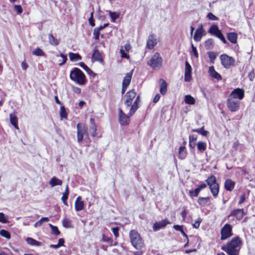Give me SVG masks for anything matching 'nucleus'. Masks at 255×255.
<instances>
[{
  "mask_svg": "<svg viewBox=\"0 0 255 255\" xmlns=\"http://www.w3.org/2000/svg\"><path fill=\"white\" fill-rule=\"evenodd\" d=\"M139 96H138L134 102L133 103L131 107L129 109L128 115L124 113L121 108L118 109V118L120 124L122 126H127L130 123V117H131L138 108L139 103Z\"/></svg>",
  "mask_w": 255,
  "mask_h": 255,
  "instance_id": "obj_1",
  "label": "nucleus"
},
{
  "mask_svg": "<svg viewBox=\"0 0 255 255\" xmlns=\"http://www.w3.org/2000/svg\"><path fill=\"white\" fill-rule=\"evenodd\" d=\"M241 244L242 241L239 238H234L229 243L222 247V250L226 252L229 255H239Z\"/></svg>",
  "mask_w": 255,
  "mask_h": 255,
  "instance_id": "obj_2",
  "label": "nucleus"
},
{
  "mask_svg": "<svg viewBox=\"0 0 255 255\" xmlns=\"http://www.w3.org/2000/svg\"><path fill=\"white\" fill-rule=\"evenodd\" d=\"M129 236L131 244L135 249L140 250L144 247L143 241L136 230H131Z\"/></svg>",
  "mask_w": 255,
  "mask_h": 255,
  "instance_id": "obj_3",
  "label": "nucleus"
},
{
  "mask_svg": "<svg viewBox=\"0 0 255 255\" xmlns=\"http://www.w3.org/2000/svg\"><path fill=\"white\" fill-rule=\"evenodd\" d=\"M70 78L77 84L82 85L86 83V76L82 71L78 68H75L70 73Z\"/></svg>",
  "mask_w": 255,
  "mask_h": 255,
  "instance_id": "obj_4",
  "label": "nucleus"
},
{
  "mask_svg": "<svg viewBox=\"0 0 255 255\" xmlns=\"http://www.w3.org/2000/svg\"><path fill=\"white\" fill-rule=\"evenodd\" d=\"M163 59L160 54L155 52L147 62V65L154 70L159 69L162 66Z\"/></svg>",
  "mask_w": 255,
  "mask_h": 255,
  "instance_id": "obj_5",
  "label": "nucleus"
},
{
  "mask_svg": "<svg viewBox=\"0 0 255 255\" xmlns=\"http://www.w3.org/2000/svg\"><path fill=\"white\" fill-rule=\"evenodd\" d=\"M207 184L209 186L211 192L214 197H216L219 193V186L217 183L216 177L211 175L206 180Z\"/></svg>",
  "mask_w": 255,
  "mask_h": 255,
  "instance_id": "obj_6",
  "label": "nucleus"
},
{
  "mask_svg": "<svg viewBox=\"0 0 255 255\" xmlns=\"http://www.w3.org/2000/svg\"><path fill=\"white\" fill-rule=\"evenodd\" d=\"M77 140L79 143H81L84 140V136L85 139H89V134L87 131V128L84 124L78 123L77 126Z\"/></svg>",
  "mask_w": 255,
  "mask_h": 255,
  "instance_id": "obj_7",
  "label": "nucleus"
},
{
  "mask_svg": "<svg viewBox=\"0 0 255 255\" xmlns=\"http://www.w3.org/2000/svg\"><path fill=\"white\" fill-rule=\"evenodd\" d=\"M136 93L135 90L132 89L127 93L125 96L124 103L126 106V109L131 108L132 105V100L135 98Z\"/></svg>",
  "mask_w": 255,
  "mask_h": 255,
  "instance_id": "obj_8",
  "label": "nucleus"
},
{
  "mask_svg": "<svg viewBox=\"0 0 255 255\" xmlns=\"http://www.w3.org/2000/svg\"><path fill=\"white\" fill-rule=\"evenodd\" d=\"M232 226L228 224H225L221 230V240H225L232 236Z\"/></svg>",
  "mask_w": 255,
  "mask_h": 255,
  "instance_id": "obj_9",
  "label": "nucleus"
},
{
  "mask_svg": "<svg viewBox=\"0 0 255 255\" xmlns=\"http://www.w3.org/2000/svg\"><path fill=\"white\" fill-rule=\"evenodd\" d=\"M240 102L238 99L229 98L227 101V106L232 112H237L239 109Z\"/></svg>",
  "mask_w": 255,
  "mask_h": 255,
  "instance_id": "obj_10",
  "label": "nucleus"
},
{
  "mask_svg": "<svg viewBox=\"0 0 255 255\" xmlns=\"http://www.w3.org/2000/svg\"><path fill=\"white\" fill-rule=\"evenodd\" d=\"M244 94L245 93L244 90L240 88H237L232 92L230 94L229 98L238 99L240 101L243 99Z\"/></svg>",
  "mask_w": 255,
  "mask_h": 255,
  "instance_id": "obj_11",
  "label": "nucleus"
},
{
  "mask_svg": "<svg viewBox=\"0 0 255 255\" xmlns=\"http://www.w3.org/2000/svg\"><path fill=\"white\" fill-rule=\"evenodd\" d=\"M220 58L222 65L226 68H229L234 62V59L227 55H221Z\"/></svg>",
  "mask_w": 255,
  "mask_h": 255,
  "instance_id": "obj_12",
  "label": "nucleus"
},
{
  "mask_svg": "<svg viewBox=\"0 0 255 255\" xmlns=\"http://www.w3.org/2000/svg\"><path fill=\"white\" fill-rule=\"evenodd\" d=\"M158 40L154 34H150L146 42V47L149 49H152L157 44Z\"/></svg>",
  "mask_w": 255,
  "mask_h": 255,
  "instance_id": "obj_13",
  "label": "nucleus"
},
{
  "mask_svg": "<svg viewBox=\"0 0 255 255\" xmlns=\"http://www.w3.org/2000/svg\"><path fill=\"white\" fill-rule=\"evenodd\" d=\"M244 214L245 213L243 209H237L232 211L228 216V218H230L231 217H235L237 220H241L243 219Z\"/></svg>",
  "mask_w": 255,
  "mask_h": 255,
  "instance_id": "obj_14",
  "label": "nucleus"
},
{
  "mask_svg": "<svg viewBox=\"0 0 255 255\" xmlns=\"http://www.w3.org/2000/svg\"><path fill=\"white\" fill-rule=\"evenodd\" d=\"M171 223L167 219L162 220L159 222H156L153 226L154 231H157L161 229L164 228L167 224H170Z\"/></svg>",
  "mask_w": 255,
  "mask_h": 255,
  "instance_id": "obj_15",
  "label": "nucleus"
},
{
  "mask_svg": "<svg viewBox=\"0 0 255 255\" xmlns=\"http://www.w3.org/2000/svg\"><path fill=\"white\" fill-rule=\"evenodd\" d=\"M204 30L203 26L200 25L196 30L193 39L195 41L199 42L201 40L202 36L204 35Z\"/></svg>",
  "mask_w": 255,
  "mask_h": 255,
  "instance_id": "obj_16",
  "label": "nucleus"
},
{
  "mask_svg": "<svg viewBox=\"0 0 255 255\" xmlns=\"http://www.w3.org/2000/svg\"><path fill=\"white\" fill-rule=\"evenodd\" d=\"M192 68L189 63L186 61L184 80L186 82H189L191 79Z\"/></svg>",
  "mask_w": 255,
  "mask_h": 255,
  "instance_id": "obj_17",
  "label": "nucleus"
},
{
  "mask_svg": "<svg viewBox=\"0 0 255 255\" xmlns=\"http://www.w3.org/2000/svg\"><path fill=\"white\" fill-rule=\"evenodd\" d=\"M89 132L92 136L95 137L97 135V127L95 120L93 118L90 119Z\"/></svg>",
  "mask_w": 255,
  "mask_h": 255,
  "instance_id": "obj_18",
  "label": "nucleus"
},
{
  "mask_svg": "<svg viewBox=\"0 0 255 255\" xmlns=\"http://www.w3.org/2000/svg\"><path fill=\"white\" fill-rule=\"evenodd\" d=\"M209 32L218 38H220L222 34L221 31L218 28V27L216 25H212L209 30Z\"/></svg>",
  "mask_w": 255,
  "mask_h": 255,
  "instance_id": "obj_19",
  "label": "nucleus"
},
{
  "mask_svg": "<svg viewBox=\"0 0 255 255\" xmlns=\"http://www.w3.org/2000/svg\"><path fill=\"white\" fill-rule=\"evenodd\" d=\"M84 207V203L82 201L81 196H78L75 202V208L76 211L82 210Z\"/></svg>",
  "mask_w": 255,
  "mask_h": 255,
  "instance_id": "obj_20",
  "label": "nucleus"
},
{
  "mask_svg": "<svg viewBox=\"0 0 255 255\" xmlns=\"http://www.w3.org/2000/svg\"><path fill=\"white\" fill-rule=\"evenodd\" d=\"M235 186V182L230 179H227L224 183V187L226 190L229 191H232Z\"/></svg>",
  "mask_w": 255,
  "mask_h": 255,
  "instance_id": "obj_21",
  "label": "nucleus"
},
{
  "mask_svg": "<svg viewBox=\"0 0 255 255\" xmlns=\"http://www.w3.org/2000/svg\"><path fill=\"white\" fill-rule=\"evenodd\" d=\"M208 72L210 76L212 78L216 79L217 80H220L221 79V76L215 70L214 66H210L209 67Z\"/></svg>",
  "mask_w": 255,
  "mask_h": 255,
  "instance_id": "obj_22",
  "label": "nucleus"
},
{
  "mask_svg": "<svg viewBox=\"0 0 255 255\" xmlns=\"http://www.w3.org/2000/svg\"><path fill=\"white\" fill-rule=\"evenodd\" d=\"M132 75V71H131L130 72H128L127 73L126 76L124 77L123 81V86H124L125 87H128V86L129 85L131 76Z\"/></svg>",
  "mask_w": 255,
  "mask_h": 255,
  "instance_id": "obj_23",
  "label": "nucleus"
},
{
  "mask_svg": "<svg viewBox=\"0 0 255 255\" xmlns=\"http://www.w3.org/2000/svg\"><path fill=\"white\" fill-rule=\"evenodd\" d=\"M92 61H102L101 55L98 50L96 48L94 49L92 56Z\"/></svg>",
  "mask_w": 255,
  "mask_h": 255,
  "instance_id": "obj_24",
  "label": "nucleus"
},
{
  "mask_svg": "<svg viewBox=\"0 0 255 255\" xmlns=\"http://www.w3.org/2000/svg\"><path fill=\"white\" fill-rule=\"evenodd\" d=\"M160 83V92L162 95H164L166 93L167 91V83L166 81L160 79L159 80Z\"/></svg>",
  "mask_w": 255,
  "mask_h": 255,
  "instance_id": "obj_25",
  "label": "nucleus"
},
{
  "mask_svg": "<svg viewBox=\"0 0 255 255\" xmlns=\"http://www.w3.org/2000/svg\"><path fill=\"white\" fill-rule=\"evenodd\" d=\"M10 122L11 125H12L14 128L18 129V127L17 125V118L14 113L10 114L9 115Z\"/></svg>",
  "mask_w": 255,
  "mask_h": 255,
  "instance_id": "obj_26",
  "label": "nucleus"
},
{
  "mask_svg": "<svg viewBox=\"0 0 255 255\" xmlns=\"http://www.w3.org/2000/svg\"><path fill=\"white\" fill-rule=\"evenodd\" d=\"M237 37L238 35L235 32H230L227 35L228 39L233 44L236 43Z\"/></svg>",
  "mask_w": 255,
  "mask_h": 255,
  "instance_id": "obj_27",
  "label": "nucleus"
},
{
  "mask_svg": "<svg viewBox=\"0 0 255 255\" xmlns=\"http://www.w3.org/2000/svg\"><path fill=\"white\" fill-rule=\"evenodd\" d=\"M69 57L70 61L73 62L79 61L82 59L81 56L78 53L69 52Z\"/></svg>",
  "mask_w": 255,
  "mask_h": 255,
  "instance_id": "obj_28",
  "label": "nucleus"
},
{
  "mask_svg": "<svg viewBox=\"0 0 255 255\" xmlns=\"http://www.w3.org/2000/svg\"><path fill=\"white\" fill-rule=\"evenodd\" d=\"M62 184V181L55 177L52 178L49 181V184L51 187H54L56 185H61Z\"/></svg>",
  "mask_w": 255,
  "mask_h": 255,
  "instance_id": "obj_29",
  "label": "nucleus"
},
{
  "mask_svg": "<svg viewBox=\"0 0 255 255\" xmlns=\"http://www.w3.org/2000/svg\"><path fill=\"white\" fill-rule=\"evenodd\" d=\"M26 243L31 246H40L41 243L38 241H37L31 238H27L26 239Z\"/></svg>",
  "mask_w": 255,
  "mask_h": 255,
  "instance_id": "obj_30",
  "label": "nucleus"
},
{
  "mask_svg": "<svg viewBox=\"0 0 255 255\" xmlns=\"http://www.w3.org/2000/svg\"><path fill=\"white\" fill-rule=\"evenodd\" d=\"M187 155L186 148L184 146H181L179 148V157L180 159H184Z\"/></svg>",
  "mask_w": 255,
  "mask_h": 255,
  "instance_id": "obj_31",
  "label": "nucleus"
},
{
  "mask_svg": "<svg viewBox=\"0 0 255 255\" xmlns=\"http://www.w3.org/2000/svg\"><path fill=\"white\" fill-rule=\"evenodd\" d=\"M197 149L200 152H203L206 149L207 144L203 141H199L197 143Z\"/></svg>",
  "mask_w": 255,
  "mask_h": 255,
  "instance_id": "obj_32",
  "label": "nucleus"
},
{
  "mask_svg": "<svg viewBox=\"0 0 255 255\" xmlns=\"http://www.w3.org/2000/svg\"><path fill=\"white\" fill-rule=\"evenodd\" d=\"M185 103L189 105H194L195 103V99L190 95H186L184 98Z\"/></svg>",
  "mask_w": 255,
  "mask_h": 255,
  "instance_id": "obj_33",
  "label": "nucleus"
},
{
  "mask_svg": "<svg viewBox=\"0 0 255 255\" xmlns=\"http://www.w3.org/2000/svg\"><path fill=\"white\" fill-rule=\"evenodd\" d=\"M48 39L49 43L52 45L57 46L59 43L58 40L52 34H49Z\"/></svg>",
  "mask_w": 255,
  "mask_h": 255,
  "instance_id": "obj_34",
  "label": "nucleus"
},
{
  "mask_svg": "<svg viewBox=\"0 0 255 255\" xmlns=\"http://www.w3.org/2000/svg\"><path fill=\"white\" fill-rule=\"evenodd\" d=\"M192 131L198 132L199 133H200L202 135H204L205 136H207V135L208 134V133H209L208 131L205 130L203 128H197V129H192Z\"/></svg>",
  "mask_w": 255,
  "mask_h": 255,
  "instance_id": "obj_35",
  "label": "nucleus"
},
{
  "mask_svg": "<svg viewBox=\"0 0 255 255\" xmlns=\"http://www.w3.org/2000/svg\"><path fill=\"white\" fill-rule=\"evenodd\" d=\"M210 200V197H199L198 199V203L201 205H204L207 203Z\"/></svg>",
  "mask_w": 255,
  "mask_h": 255,
  "instance_id": "obj_36",
  "label": "nucleus"
},
{
  "mask_svg": "<svg viewBox=\"0 0 255 255\" xmlns=\"http://www.w3.org/2000/svg\"><path fill=\"white\" fill-rule=\"evenodd\" d=\"M62 225L65 228H71L72 227L71 220L67 218L63 219L62 221Z\"/></svg>",
  "mask_w": 255,
  "mask_h": 255,
  "instance_id": "obj_37",
  "label": "nucleus"
},
{
  "mask_svg": "<svg viewBox=\"0 0 255 255\" xmlns=\"http://www.w3.org/2000/svg\"><path fill=\"white\" fill-rule=\"evenodd\" d=\"M214 45V41L212 39H209L205 42V46L207 49H211Z\"/></svg>",
  "mask_w": 255,
  "mask_h": 255,
  "instance_id": "obj_38",
  "label": "nucleus"
},
{
  "mask_svg": "<svg viewBox=\"0 0 255 255\" xmlns=\"http://www.w3.org/2000/svg\"><path fill=\"white\" fill-rule=\"evenodd\" d=\"M109 15L111 18V21L112 22H115V20L119 18V13H117L116 12H112V11H109Z\"/></svg>",
  "mask_w": 255,
  "mask_h": 255,
  "instance_id": "obj_39",
  "label": "nucleus"
},
{
  "mask_svg": "<svg viewBox=\"0 0 255 255\" xmlns=\"http://www.w3.org/2000/svg\"><path fill=\"white\" fill-rule=\"evenodd\" d=\"M60 116L62 119H66L67 117V113L64 106H61L60 108Z\"/></svg>",
  "mask_w": 255,
  "mask_h": 255,
  "instance_id": "obj_40",
  "label": "nucleus"
},
{
  "mask_svg": "<svg viewBox=\"0 0 255 255\" xmlns=\"http://www.w3.org/2000/svg\"><path fill=\"white\" fill-rule=\"evenodd\" d=\"M32 54L36 56H44V52L40 48H37L34 50L32 51Z\"/></svg>",
  "mask_w": 255,
  "mask_h": 255,
  "instance_id": "obj_41",
  "label": "nucleus"
},
{
  "mask_svg": "<svg viewBox=\"0 0 255 255\" xmlns=\"http://www.w3.org/2000/svg\"><path fill=\"white\" fill-rule=\"evenodd\" d=\"M49 226L51 229L52 233L55 235H59L60 234L58 228L56 226H54L51 224H49Z\"/></svg>",
  "mask_w": 255,
  "mask_h": 255,
  "instance_id": "obj_42",
  "label": "nucleus"
},
{
  "mask_svg": "<svg viewBox=\"0 0 255 255\" xmlns=\"http://www.w3.org/2000/svg\"><path fill=\"white\" fill-rule=\"evenodd\" d=\"M0 235L2 237H4L8 239L10 238V235L9 233L6 230H0Z\"/></svg>",
  "mask_w": 255,
  "mask_h": 255,
  "instance_id": "obj_43",
  "label": "nucleus"
},
{
  "mask_svg": "<svg viewBox=\"0 0 255 255\" xmlns=\"http://www.w3.org/2000/svg\"><path fill=\"white\" fill-rule=\"evenodd\" d=\"M200 192V191L199 190V189L196 188L194 190H190L189 193L191 196L197 197Z\"/></svg>",
  "mask_w": 255,
  "mask_h": 255,
  "instance_id": "obj_44",
  "label": "nucleus"
},
{
  "mask_svg": "<svg viewBox=\"0 0 255 255\" xmlns=\"http://www.w3.org/2000/svg\"><path fill=\"white\" fill-rule=\"evenodd\" d=\"M59 56L62 58V61L59 63V65L62 66L66 62L67 60V57L66 55H64L61 53L60 54Z\"/></svg>",
  "mask_w": 255,
  "mask_h": 255,
  "instance_id": "obj_45",
  "label": "nucleus"
},
{
  "mask_svg": "<svg viewBox=\"0 0 255 255\" xmlns=\"http://www.w3.org/2000/svg\"><path fill=\"white\" fill-rule=\"evenodd\" d=\"M68 195L69 194L67 193H64V192L63 193V195H62V198H61L63 203L66 206H68V204H67V202L66 201H67V200L68 199Z\"/></svg>",
  "mask_w": 255,
  "mask_h": 255,
  "instance_id": "obj_46",
  "label": "nucleus"
},
{
  "mask_svg": "<svg viewBox=\"0 0 255 255\" xmlns=\"http://www.w3.org/2000/svg\"><path fill=\"white\" fill-rule=\"evenodd\" d=\"M0 222L3 223H7L8 222V220L6 219L4 214L2 213H0Z\"/></svg>",
  "mask_w": 255,
  "mask_h": 255,
  "instance_id": "obj_47",
  "label": "nucleus"
},
{
  "mask_svg": "<svg viewBox=\"0 0 255 255\" xmlns=\"http://www.w3.org/2000/svg\"><path fill=\"white\" fill-rule=\"evenodd\" d=\"M192 47V52L191 54H193L194 56L197 58L198 57V54L196 49V48L193 45V44H191Z\"/></svg>",
  "mask_w": 255,
  "mask_h": 255,
  "instance_id": "obj_48",
  "label": "nucleus"
},
{
  "mask_svg": "<svg viewBox=\"0 0 255 255\" xmlns=\"http://www.w3.org/2000/svg\"><path fill=\"white\" fill-rule=\"evenodd\" d=\"M14 10L18 14H20L22 12V8L21 5H15L14 6Z\"/></svg>",
  "mask_w": 255,
  "mask_h": 255,
  "instance_id": "obj_49",
  "label": "nucleus"
},
{
  "mask_svg": "<svg viewBox=\"0 0 255 255\" xmlns=\"http://www.w3.org/2000/svg\"><path fill=\"white\" fill-rule=\"evenodd\" d=\"M93 34L94 38L96 40H98L99 38L100 30H98L97 28H95L94 30Z\"/></svg>",
  "mask_w": 255,
  "mask_h": 255,
  "instance_id": "obj_50",
  "label": "nucleus"
},
{
  "mask_svg": "<svg viewBox=\"0 0 255 255\" xmlns=\"http://www.w3.org/2000/svg\"><path fill=\"white\" fill-rule=\"evenodd\" d=\"M112 230L115 237L118 238L119 236V228L118 227L113 228L112 229Z\"/></svg>",
  "mask_w": 255,
  "mask_h": 255,
  "instance_id": "obj_51",
  "label": "nucleus"
},
{
  "mask_svg": "<svg viewBox=\"0 0 255 255\" xmlns=\"http://www.w3.org/2000/svg\"><path fill=\"white\" fill-rule=\"evenodd\" d=\"M93 12H92L91 13L90 17L89 19V23L92 26H95L94 20L93 18Z\"/></svg>",
  "mask_w": 255,
  "mask_h": 255,
  "instance_id": "obj_52",
  "label": "nucleus"
},
{
  "mask_svg": "<svg viewBox=\"0 0 255 255\" xmlns=\"http://www.w3.org/2000/svg\"><path fill=\"white\" fill-rule=\"evenodd\" d=\"M246 198V194L244 193L240 197V199L238 202L239 204H242L245 201Z\"/></svg>",
  "mask_w": 255,
  "mask_h": 255,
  "instance_id": "obj_53",
  "label": "nucleus"
},
{
  "mask_svg": "<svg viewBox=\"0 0 255 255\" xmlns=\"http://www.w3.org/2000/svg\"><path fill=\"white\" fill-rule=\"evenodd\" d=\"M201 222V219H198L194 224H193L192 226L193 228L195 229H198L200 225V223Z\"/></svg>",
  "mask_w": 255,
  "mask_h": 255,
  "instance_id": "obj_54",
  "label": "nucleus"
},
{
  "mask_svg": "<svg viewBox=\"0 0 255 255\" xmlns=\"http://www.w3.org/2000/svg\"><path fill=\"white\" fill-rule=\"evenodd\" d=\"M207 17L212 20H217L218 17L214 15L212 13H209L207 15Z\"/></svg>",
  "mask_w": 255,
  "mask_h": 255,
  "instance_id": "obj_55",
  "label": "nucleus"
},
{
  "mask_svg": "<svg viewBox=\"0 0 255 255\" xmlns=\"http://www.w3.org/2000/svg\"><path fill=\"white\" fill-rule=\"evenodd\" d=\"M120 53L121 54V57L122 58H126L127 59H129V57L127 54L125 52L124 49H121L120 50Z\"/></svg>",
  "mask_w": 255,
  "mask_h": 255,
  "instance_id": "obj_56",
  "label": "nucleus"
},
{
  "mask_svg": "<svg viewBox=\"0 0 255 255\" xmlns=\"http://www.w3.org/2000/svg\"><path fill=\"white\" fill-rule=\"evenodd\" d=\"M248 77L250 81H253L255 78V72L254 70L251 71L248 74Z\"/></svg>",
  "mask_w": 255,
  "mask_h": 255,
  "instance_id": "obj_57",
  "label": "nucleus"
},
{
  "mask_svg": "<svg viewBox=\"0 0 255 255\" xmlns=\"http://www.w3.org/2000/svg\"><path fill=\"white\" fill-rule=\"evenodd\" d=\"M21 68L23 70H26L28 67V65L25 61L22 62L21 64Z\"/></svg>",
  "mask_w": 255,
  "mask_h": 255,
  "instance_id": "obj_58",
  "label": "nucleus"
},
{
  "mask_svg": "<svg viewBox=\"0 0 255 255\" xmlns=\"http://www.w3.org/2000/svg\"><path fill=\"white\" fill-rule=\"evenodd\" d=\"M173 228L176 230V231H180L181 232L182 230H183V229H182V226H180V225H174L173 226Z\"/></svg>",
  "mask_w": 255,
  "mask_h": 255,
  "instance_id": "obj_59",
  "label": "nucleus"
},
{
  "mask_svg": "<svg viewBox=\"0 0 255 255\" xmlns=\"http://www.w3.org/2000/svg\"><path fill=\"white\" fill-rule=\"evenodd\" d=\"M102 240L105 242H108L111 240V239L105 235H103Z\"/></svg>",
  "mask_w": 255,
  "mask_h": 255,
  "instance_id": "obj_60",
  "label": "nucleus"
},
{
  "mask_svg": "<svg viewBox=\"0 0 255 255\" xmlns=\"http://www.w3.org/2000/svg\"><path fill=\"white\" fill-rule=\"evenodd\" d=\"M197 139V137L194 135H189V141L195 142Z\"/></svg>",
  "mask_w": 255,
  "mask_h": 255,
  "instance_id": "obj_61",
  "label": "nucleus"
},
{
  "mask_svg": "<svg viewBox=\"0 0 255 255\" xmlns=\"http://www.w3.org/2000/svg\"><path fill=\"white\" fill-rule=\"evenodd\" d=\"M49 221V218L47 217H43L40 220L38 221L41 225L43 222H46Z\"/></svg>",
  "mask_w": 255,
  "mask_h": 255,
  "instance_id": "obj_62",
  "label": "nucleus"
},
{
  "mask_svg": "<svg viewBox=\"0 0 255 255\" xmlns=\"http://www.w3.org/2000/svg\"><path fill=\"white\" fill-rule=\"evenodd\" d=\"M206 186H207L206 184H205V183H202V184H201L199 185L198 186L197 188H198V189H199V190L200 191L202 189H204V188H206Z\"/></svg>",
  "mask_w": 255,
  "mask_h": 255,
  "instance_id": "obj_63",
  "label": "nucleus"
},
{
  "mask_svg": "<svg viewBox=\"0 0 255 255\" xmlns=\"http://www.w3.org/2000/svg\"><path fill=\"white\" fill-rule=\"evenodd\" d=\"M59 247L64 246V240L63 239H60L58 240V243L57 244Z\"/></svg>",
  "mask_w": 255,
  "mask_h": 255,
  "instance_id": "obj_64",
  "label": "nucleus"
}]
</instances>
